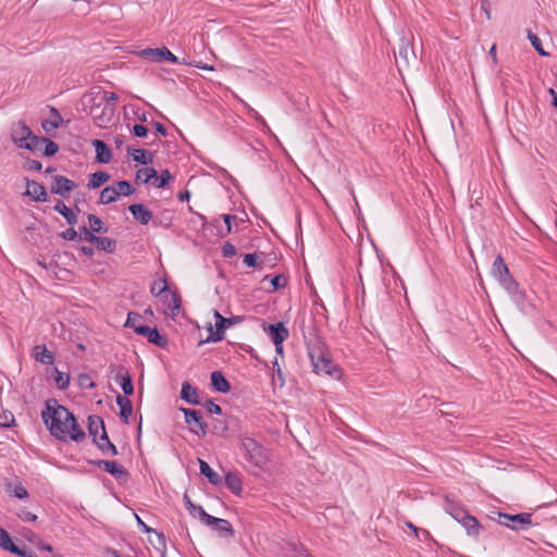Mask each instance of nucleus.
<instances>
[{
  "label": "nucleus",
  "mask_w": 557,
  "mask_h": 557,
  "mask_svg": "<svg viewBox=\"0 0 557 557\" xmlns=\"http://www.w3.org/2000/svg\"><path fill=\"white\" fill-rule=\"evenodd\" d=\"M44 423L51 435L60 441L82 442L86 434L77 423L74 414L55 400H47L46 408L41 411Z\"/></svg>",
  "instance_id": "f257e3e1"
},
{
  "label": "nucleus",
  "mask_w": 557,
  "mask_h": 557,
  "mask_svg": "<svg viewBox=\"0 0 557 557\" xmlns=\"http://www.w3.org/2000/svg\"><path fill=\"white\" fill-rule=\"evenodd\" d=\"M240 449L244 451V458L250 467V472H268L270 469L271 454L261 443L252 437L242 438Z\"/></svg>",
  "instance_id": "f03ea898"
},
{
  "label": "nucleus",
  "mask_w": 557,
  "mask_h": 557,
  "mask_svg": "<svg viewBox=\"0 0 557 557\" xmlns=\"http://www.w3.org/2000/svg\"><path fill=\"white\" fill-rule=\"evenodd\" d=\"M307 349L315 373H324L333 377L339 374L338 368L329 357L324 342L319 336L307 339Z\"/></svg>",
  "instance_id": "7ed1b4c3"
},
{
  "label": "nucleus",
  "mask_w": 557,
  "mask_h": 557,
  "mask_svg": "<svg viewBox=\"0 0 557 557\" xmlns=\"http://www.w3.org/2000/svg\"><path fill=\"white\" fill-rule=\"evenodd\" d=\"M492 274L516 302H522L524 300L525 294L520 290L518 282L511 276L509 269L500 255H498L494 260Z\"/></svg>",
  "instance_id": "20e7f679"
},
{
  "label": "nucleus",
  "mask_w": 557,
  "mask_h": 557,
  "mask_svg": "<svg viewBox=\"0 0 557 557\" xmlns=\"http://www.w3.org/2000/svg\"><path fill=\"white\" fill-rule=\"evenodd\" d=\"M214 319L215 330L213 331L212 326L210 325V335L206 339L207 343L221 342L224 338V333L226 329L244 321V318L242 315H233L231 318H225L218 310H214Z\"/></svg>",
  "instance_id": "39448f33"
},
{
  "label": "nucleus",
  "mask_w": 557,
  "mask_h": 557,
  "mask_svg": "<svg viewBox=\"0 0 557 557\" xmlns=\"http://www.w3.org/2000/svg\"><path fill=\"white\" fill-rule=\"evenodd\" d=\"M531 517L532 515L528 512L517 515L498 512V523L515 531L525 530L532 524Z\"/></svg>",
  "instance_id": "423d86ee"
},
{
  "label": "nucleus",
  "mask_w": 557,
  "mask_h": 557,
  "mask_svg": "<svg viewBox=\"0 0 557 557\" xmlns=\"http://www.w3.org/2000/svg\"><path fill=\"white\" fill-rule=\"evenodd\" d=\"M201 522L207 527H210L220 536L233 537L235 534V531L228 520L215 518L206 511L201 512Z\"/></svg>",
  "instance_id": "0eeeda50"
},
{
  "label": "nucleus",
  "mask_w": 557,
  "mask_h": 557,
  "mask_svg": "<svg viewBox=\"0 0 557 557\" xmlns=\"http://www.w3.org/2000/svg\"><path fill=\"white\" fill-rule=\"evenodd\" d=\"M412 37H401L398 46V59L396 60L399 71L403 66L408 67L411 62L417 61L416 52L412 48Z\"/></svg>",
  "instance_id": "6e6552de"
},
{
  "label": "nucleus",
  "mask_w": 557,
  "mask_h": 557,
  "mask_svg": "<svg viewBox=\"0 0 557 557\" xmlns=\"http://www.w3.org/2000/svg\"><path fill=\"white\" fill-rule=\"evenodd\" d=\"M111 373H114L115 382L121 386L124 396H131L134 393L133 380L129 371L124 366H110Z\"/></svg>",
  "instance_id": "1a4fd4ad"
},
{
  "label": "nucleus",
  "mask_w": 557,
  "mask_h": 557,
  "mask_svg": "<svg viewBox=\"0 0 557 557\" xmlns=\"http://www.w3.org/2000/svg\"><path fill=\"white\" fill-rule=\"evenodd\" d=\"M114 112L115 108L112 104H104L103 107L97 104L91 108L90 115L97 126L107 127L111 123Z\"/></svg>",
  "instance_id": "9d476101"
},
{
  "label": "nucleus",
  "mask_w": 557,
  "mask_h": 557,
  "mask_svg": "<svg viewBox=\"0 0 557 557\" xmlns=\"http://www.w3.org/2000/svg\"><path fill=\"white\" fill-rule=\"evenodd\" d=\"M185 416V422L191 426V431L197 435H206L207 424L203 422L202 413L196 409L182 408Z\"/></svg>",
  "instance_id": "9b49d317"
},
{
  "label": "nucleus",
  "mask_w": 557,
  "mask_h": 557,
  "mask_svg": "<svg viewBox=\"0 0 557 557\" xmlns=\"http://www.w3.org/2000/svg\"><path fill=\"white\" fill-rule=\"evenodd\" d=\"M144 59L151 61L166 60L172 63H178V58L174 55L166 47L162 48H147L140 52Z\"/></svg>",
  "instance_id": "f8f14e48"
},
{
  "label": "nucleus",
  "mask_w": 557,
  "mask_h": 557,
  "mask_svg": "<svg viewBox=\"0 0 557 557\" xmlns=\"http://www.w3.org/2000/svg\"><path fill=\"white\" fill-rule=\"evenodd\" d=\"M76 188V184L70 178L55 175L51 186V193L65 197L69 193Z\"/></svg>",
  "instance_id": "ddd939ff"
},
{
  "label": "nucleus",
  "mask_w": 557,
  "mask_h": 557,
  "mask_svg": "<svg viewBox=\"0 0 557 557\" xmlns=\"http://www.w3.org/2000/svg\"><path fill=\"white\" fill-rule=\"evenodd\" d=\"M268 334L270 335L273 344L278 346L288 337L289 332L282 322H278L268 326Z\"/></svg>",
  "instance_id": "4468645a"
},
{
  "label": "nucleus",
  "mask_w": 557,
  "mask_h": 557,
  "mask_svg": "<svg viewBox=\"0 0 557 557\" xmlns=\"http://www.w3.org/2000/svg\"><path fill=\"white\" fill-rule=\"evenodd\" d=\"M128 210L134 219L143 225H147L152 220V212L141 203L131 205Z\"/></svg>",
  "instance_id": "2eb2a0df"
},
{
  "label": "nucleus",
  "mask_w": 557,
  "mask_h": 557,
  "mask_svg": "<svg viewBox=\"0 0 557 557\" xmlns=\"http://www.w3.org/2000/svg\"><path fill=\"white\" fill-rule=\"evenodd\" d=\"M32 129L23 122H18L12 128V139L14 144L21 148L23 144L27 140V137L30 136Z\"/></svg>",
  "instance_id": "dca6fc26"
},
{
  "label": "nucleus",
  "mask_w": 557,
  "mask_h": 557,
  "mask_svg": "<svg viewBox=\"0 0 557 557\" xmlns=\"http://www.w3.org/2000/svg\"><path fill=\"white\" fill-rule=\"evenodd\" d=\"M458 522L467 530L469 536L478 537L480 535L482 527L479 520L469 512L466 513V517L459 519Z\"/></svg>",
  "instance_id": "f3484780"
},
{
  "label": "nucleus",
  "mask_w": 557,
  "mask_h": 557,
  "mask_svg": "<svg viewBox=\"0 0 557 557\" xmlns=\"http://www.w3.org/2000/svg\"><path fill=\"white\" fill-rule=\"evenodd\" d=\"M26 195L32 197L35 201L45 202L48 200L45 187L35 181H27Z\"/></svg>",
  "instance_id": "a211bd4d"
},
{
  "label": "nucleus",
  "mask_w": 557,
  "mask_h": 557,
  "mask_svg": "<svg viewBox=\"0 0 557 557\" xmlns=\"http://www.w3.org/2000/svg\"><path fill=\"white\" fill-rule=\"evenodd\" d=\"M92 146L95 147V150H96V161L99 162V163H109L112 159V153H111V150L110 148L108 147V145L100 140V139H95L92 141Z\"/></svg>",
  "instance_id": "6ab92c4d"
},
{
  "label": "nucleus",
  "mask_w": 557,
  "mask_h": 557,
  "mask_svg": "<svg viewBox=\"0 0 557 557\" xmlns=\"http://www.w3.org/2000/svg\"><path fill=\"white\" fill-rule=\"evenodd\" d=\"M103 430H106L104 422L99 416L94 414L88 417V432L94 443L99 440L98 435H101Z\"/></svg>",
  "instance_id": "aec40b11"
},
{
  "label": "nucleus",
  "mask_w": 557,
  "mask_h": 557,
  "mask_svg": "<svg viewBox=\"0 0 557 557\" xmlns=\"http://www.w3.org/2000/svg\"><path fill=\"white\" fill-rule=\"evenodd\" d=\"M95 444L104 455L116 456L119 454L116 446L110 441L106 430H103V433Z\"/></svg>",
  "instance_id": "412c9836"
},
{
  "label": "nucleus",
  "mask_w": 557,
  "mask_h": 557,
  "mask_svg": "<svg viewBox=\"0 0 557 557\" xmlns=\"http://www.w3.org/2000/svg\"><path fill=\"white\" fill-rule=\"evenodd\" d=\"M225 485L235 495H239L243 491V480L239 473L228 471L225 474Z\"/></svg>",
  "instance_id": "4be33fe9"
},
{
  "label": "nucleus",
  "mask_w": 557,
  "mask_h": 557,
  "mask_svg": "<svg viewBox=\"0 0 557 557\" xmlns=\"http://www.w3.org/2000/svg\"><path fill=\"white\" fill-rule=\"evenodd\" d=\"M34 358L42 364H53L55 360L54 355L45 345L35 346Z\"/></svg>",
  "instance_id": "5701e85b"
},
{
  "label": "nucleus",
  "mask_w": 557,
  "mask_h": 557,
  "mask_svg": "<svg viewBox=\"0 0 557 557\" xmlns=\"http://www.w3.org/2000/svg\"><path fill=\"white\" fill-rule=\"evenodd\" d=\"M445 511L450 515L456 521L466 517L468 512L463 507H461L458 503L450 500L448 497L445 498L444 502Z\"/></svg>",
  "instance_id": "b1692460"
},
{
  "label": "nucleus",
  "mask_w": 557,
  "mask_h": 557,
  "mask_svg": "<svg viewBox=\"0 0 557 557\" xmlns=\"http://www.w3.org/2000/svg\"><path fill=\"white\" fill-rule=\"evenodd\" d=\"M211 385L220 393H227L231 389L230 382L224 377L220 371H213L211 373Z\"/></svg>",
  "instance_id": "393cba45"
},
{
  "label": "nucleus",
  "mask_w": 557,
  "mask_h": 557,
  "mask_svg": "<svg viewBox=\"0 0 557 557\" xmlns=\"http://www.w3.org/2000/svg\"><path fill=\"white\" fill-rule=\"evenodd\" d=\"M116 404L120 407V417L124 423H128V418L133 413L132 401L122 395L116 396Z\"/></svg>",
  "instance_id": "a878e982"
},
{
  "label": "nucleus",
  "mask_w": 557,
  "mask_h": 557,
  "mask_svg": "<svg viewBox=\"0 0 557 557\" xmlns=\"http://www.w3.org/2000/svg\"><path fill=\"white\" fill-rule=\"evenodd\" d=\"M200 473L205 475L212 485H220L222 482L221 476L202 459H199Z\"/></svg>",
  "instance_id": "bb28decb"
},
{
  "label": "nucleus",
  "mask_w": 557,
  "mask_h": 557,
  "mask_svg": "<svg viewBox=\"0 0 557 557\" xmlns=\"http://www.w3.org/2000/svg\"><path fill=\"white\" fill-rule=\"evenodd\" d=\"M103 470L109 472L117 480L128 476V472L125 470V468L114 460H107V462L103 463Z\"/></svg>",
  "instance_id": "cd10ccee"
},
{
  "label": "nucleus",
  "mask_w": 557,
  "mask_h": 557,
  "mask_svg": "<svg viewBox=\"0 0 557 557\" xmlns=\"http://www.w3.org/2000/svg\"><path fill=\"white\" fill-rule=\"evenodd\" d=\"M181 397H182V399H184L188 404H191V405H198L199 404L198 392L188 382H184L182 384Z\"/></svg>",
  "instance_id": "c85d7f7f"
},
{
  "label": "nucleus",
  "mask_w": 557,
  "mask_h": 557,
  "mask_svg": "<svg viewBox=\"0 0 557 557\" xmlns=\"http://www.w3.org/2000/svg\"><path fill=\"white\" fill-rule=\"evenodd\" d=\"M54 210L59 212L70 225H75L77 223V215L72 209L67 208L62 200L57 201Z\"/></svg>",
  "instance_id": "c756f323"
},
{
  "label": "nucleus",
  "mask_w": 557,
  "mask_h": 557,
  "mask_svg": "<svg viewBox=\"0 0 557 557\" xmlns=\"http://www.w3.org/2000/svg\"><path fill=\"white\" fill-rule=\"evenodd\" d=\"M127 151L129 154H132L134 161H136L143 165H148L149 163L152 162V156L146 149L140 148V149L132 150L131 148H128Z\"/></svg>",
  "instance_id": "7c9ffc66"
},
{
  "label": "nucleus",
  "mask_w": 557,
  "mask_h": 557,
  "mask_svg": "<svg viewBox=\"0 0 557 557\" xmlns=\"http://www.w3.org/2000/svg\"><path fill=\"white\" fill-rule=\"evenodd\" d=\"M92 244H95L99 250H103L110 253L113 252L116 248V240L109 237L96 236Z\"/></svg>",
  "instance_id": "2f4dec72"
},
{
  "label": "nucleus",
  "mask_w": 557,
  "mask_h": 557,
  "mask_svg": "<svg viewBox=\"0 0 557 557\" xmlns=\"http://www.w3.org/2000/svg\"><path fill=\"white\" fill-rule=\"evenodd\" d=\"M110 180V175L106 172L98 171L90 175L89 182H88V188L95 189L100 187L102 184L108 182Z\"/></svg>",
  "instance_id": "473e14b6"
},
{
  "label": "nucleus",
  "mask_w": 557,
  "mask_h": 557,
  "mask_svg": "<svg viewBox=\"0 0 557 557\" xmlns=\"http://www.w3.org/2000/svg\"><path fill=\"white\" fill-rule=\"evenodd\" d=\"M116 188L114 186H107L100 193L99 201L103 205H109L117 199Z\"/></svg>",
  "instance_id": "72a5a7b5"
},
{
  "label": "nucleus",
  "mask_w": 557,
  "mask_h": 557,
  "mask_svg": "<svg viewBox=\"0 0 557 557\" xmlns=\"http://www.w3.org/2000/svg\"><path fill=\"white\" fill-rule=\"evenodd\" d=\"M44 137H38L34 135L32 132L30 136L27 137V140L21 147L22 149H27L30 151H37L40 149L42 145Z\"/></svg>",
  "instance_id": "f704fd0d"
},
{
  "label": "nucleus",
  "mask_w": 557,
  "mask_h": 557,
  "mask_svg": "<svg viewBox=\"0 0 557 557\" xmlns=\"http://www.w3.org/2000/svg\"><path fill=\"white\" fill-rule=\"evenodd\" d=\"M87 219H88L90 228L92 230L94 233H107L108 232V227L104 226L101 219L98 218L97 215L90 213L87 215Z\"/></svg>",
  "instance_id": "c9c22d12"
},
{
  "label": "nucleus",
  "mask_w": 557,
  "mask_h": 557,
  "mask_svg": "<svg viewBox=\"0 0 557 557\" xmlns=\"http://www.w3.org/2000/svg\"><path fill=\"white\" fill-rule=\"evenodd\" d=\"M153 177H157V171L153 168H143L136 172V180L143 183H149Z\"/></svg>",
  "instance_id": "e433bc0d"
},
{
  "label": "nucleus",
  "mask_w": 557,
  "mask_h": 557,
  "mask_svg": "<svg viewBox=\"0 0 557 557\" xmlns=\"http://www.w3.org/2000/svg\"><path fill=\"white\" fill-rule=\"evenodd\" d=\"M135 517H136V520H137V523H138L139 528H140V530H141L143 532H145V533H151V532H152V533H154V534L157 535V537H158V543H159L160 545H163V546L165 545V536H164V534H163V533H159V532H157L154 529H152V528L148 527V525H147V524H146V523H145V522L139 518V516H138V515H135Z\"/></svg>",
  "instance_id": "4c0bfd02"
},
{
  "label": "nucleus",
  "mask_w": 557,
  "mask_h": 557,
  "mask_svg": "<svg viewBox=\"0 0 557 557\" xmlns=\"http://www.w3.org/2000/svg\"><path fill=\"white\" fill-rule=\"evenodd\" d=\"M169 297H170V299L169 300L165 299L164 304H166L168 308L172 310V314H175V312L178 311L181 308V296L178 293L173 292L170 295L165 296V298H169Z\"/></svg>",
  "instance_id": "58836bf2"
},
{
  "label": "nucleus",
  "mask_w": 557,
  "mask_h": 557,
  "mask_svg": "<svg viewBox=\"0 0 557 557\" xmlns=\"http://www.w3.org/2000/svg\"><path fill=\"white\" fill-rule=\"evenodd\" d=\"M183 500L189 513L194 517H198L201 520V512L206 510L201 506L195 505L187 494H184Z\"/></svg>",
  "instance_id": "ea45409f"
},
{
  "label": "nucleus",
  "mask_w": 557,
  "mask_h": 557,
  "mask_svg": "<svg viewBox=\"0 0 557 557\" xmlns=\"http://www.w3.org/2000/svg\"><path fill=\"white\" fill-rule=\"evenodd\" d=\"M168 289H169V285H168L166 280L160 278V280L153 282V284L151 285V288H150V293L154 297H160L162 294L168 292Z\"/></svg>",
  "instance_id": "a19ab883"
},
{
  "label": "nucleus",
  "mask_w": 557,
  "mask_h": 557,
  "mask_svg": "<svg viewBox=\"0 0 557 557\" xmlns=\"http://www.w3.org/2000/svg\"><path fill=\"white\" fill-rule=\"evenodd\" d=\"M149 343L157 345L158 347L164 348L168 345V339L160 334L157 327H153L152 333L147 338Z\"/></svg>",
  "instance_id": "79ce46f5"
},
{
  "label": "nucleus",
  "mask_w": 557,
  "mask_h": 557,
  "mask_svg": "<svg viewBox=\"0 0 557 557\" xmlns=\"http://www.w3.org/2000/svg\"><path fill=\"white\" fill-rule=\"evenodd\" d=\"M528 39L530 40L532 47L536 50V52L543 57H547L548 52H546L543 47L541 39L533 34L530 29L528 30Z\"/></svg>",
  "instance_id": "37998d69"
},
{
  "label": "nucleus",
  "mask_w": 557,
  "mask_h": 557,
  "mask_svg": "<svg viewBox=\"0 0 557 557\" xmlns=\"http://www.w3.org/2000/svg\"><path fill=\"white\" fill-rule=\"evenodd\" d=\"M154 178L153 186L156 188H163L173 180V176L168 170H164L161 172L160 176L157 175Z\"/></svg>",
  "instance_id": "c03bdc74"
},
{
  "label": "nucleus",
  "mask_w": 557,
  "mask_h": 557,
  "mask_svg": "<svg viewBox=\"0 0 557 557\" xmlns=\"http://www.w3.org/2000/svg\"><path fill=\"white\" fill-rule=\"evenodd\" d=\"M115 188H116L117 196H120V195L129 196V195L134 194V191H135L134 187L127 181H119L116 183Z\"/></svg>",
  "instance_id": "a18cd8bd"
},
{
  "label": "nucleus",
  "mask_w": 557,
  "mask_h": 557,
  "mask_svg": "<svg viewBox=\"0 0 557 557\" xmlns=\"http://www.w3.org/2000/svg\"><path fill=\"white\" fill-rule=\"evenodd\" d=\"M55 383L60 389H65L70 384V376L67 373L60 372L55 369Z\"/></svg>",
  "instance_id": "49530a36"
},
{
  "label": "nucleus",
  "mask_w": 557,
  "mask_h": 557,
  "mask_svg": "<svg viewBox=\"0 0 557 557\" xmlns=\"http://www.w3.org/2000/svg\"><path fill=\"white\" fill-rule=\"evenodd\" d=\"M42 144H45L44 154L47 157L54 156L59 151L57 143L44 137Z\"/></svg>",
  "instance_id": "de8ad7c7"
},
{
  "label": "nucleus",
  "mask_w": 557,
  "mask_h": 557,
  "mask_svg": "<svg viewBox=\"0 0 557 557\" xmlns=\"http://www.w3.org/2000/svg\"><path fill=\"white\" fill-rule=\"evenodd\" d=\"M141 319L143 317L139 313L129 312L125 322V326L132 327L134 332H136V326L141 325Z\"/></svg>",
  "instance_id": "09e8293b"
},
{
  "label": "nucleus",
  "mask_w": 557,
  "mask_h": 557,
  "mask_svg": "<svg viewBox=\"0 0 557 557\" xmlns=\"http://www.w3.org/2000/svg\"><path fill=\"white\" fill-rule=\"evenodd\" d=\"M4 550H8L14 555H17L20 557H32L25 549L20 548L16 546L12 540L9 541V543L3 548Z\"/></svg>",
  "instance_id": "8fccbe9b"
},
{
  "label": "nucleus",
  "mask_w": 557,
  "mask_h": 557,
  "mask_svg": "<svg viewBox=\"0 0 557 557\" xmlns=\"http://www.w3.org/2000/svg\"><path fill=\"white\" fill-rule=\"evenodd\" d=\"M95 238H96V235L91 228H88L86 226H82L79 228L78 240H86V242L92 244Z\"/></svg>",
  "instance_id": "3c124183"
},
{
  "label": "nucleus",
  "mask_w": 557,
  "mask_h": 557,
  "mask_svg": "<svg viewBox=\"0 0 557 557\" xmlns=\"http://www.w3.org/2000/svg\"><path fill=\"white\" fill-rule=\"evenodd\" d=\"M273 290L284 288L287 285V277L283 274L275 275L271 278Z\"/></svg>",
  "instance_id": "603ef678"
},
{
  "label": "nucleus",
  "mask_w": 557,
  "mask_h": 557,
  "mask_svg": "<svg viewBox=\"0 0 557 557\" xmlns=\"http://www.w3.org/2000/svg\"><path fill=\"white\" fill-rule=\"evenodd\" d=\"M10 493L12 496L20 498V499H24V498L28 497L27 490L21 483L14 485L13 488L10 491Z\"/></svg>",
  "instance_id": "864d4df0"
},
{
  "label": "nucleus",
  "mask_w": 557,
  "mask_h": 557,
  "mask_svg": "<svg viewBox=\"0 0 557 557\" xmlns=\"http://www.w3.org/2000/svg\"><path fill=\"white\" fill-rule=\"evenodd\" d=\"M222 253H223L224 257L231 258V257L236 256L237 249H236V247L232 243L226 242L222 246Z\"/></svg>",
  "instance_id": "5fc2aeb1"
},
{
  "label": "nucleus",
  "mask_w": 557,
  "mask_h": 557,
  "mask_svg": "<svg viewBox=\"0 0 557 557\" xmlns=\"http://www.w3.org/2000/svg\"><path fill=\"white\" fill-rule=\"evenodd\" d=\"M60 236L65 240H78V232L73 227L63 231Z\"/></svg>",
  "instance_id": "6e6d98bb"
},
{
  "label": "nucleus",
  "mask_w": 557,
  "mask_h": 557,
  "mask_svg": "<svg viewBox=\"0 0 557 557\" xmlns=\"http://www.w3.org/2000/svg\"><path fill=\"white\" fill-rule=\"evenodd\" d=\"M17 516L20 517V519H22L23 521H26V522H35L37 520V516L35 513H32L27 509H22L17 513Z\"/></svg>",
  "instance_id": "4d7b16f0"
},
{
  "label": "nucleus",
  "mask_w": 557,
  "mask_h": 557,
  "mask_svg": "<svg viewBox=\"0 0 557 557\" xmlns=\"http://www.w3.org/2000/svg\"><path fill=\"white\" fill-rule=\"evenodd\" d=\"M205 407L208 410V412H210V413H213V414H221L222 413L221 406L215 404V403H213L211 399L207 400V403L205 404Z\"/></svg>",
  "instance_id": "13d9d810"
},
{
  "label": "nucleus",
  "mask_w": 557,
  "mask_h": 557,
  "mask_svg": "<svg viewBox=\"0 0 557 557\" xmlns=\"http://www.w3.org/2000/svg\"><path fill=\"white\" fill-rule=\"evenodd\" d=\"M243 261L247 267L255 268L258 264V256L256 253H246Z\"/></svg>",
  "instance_id": "bf43d9fd"
},
{
  "label": "nucleus",
  "mask_w": 557,
  "mask_h": 557,
  "mask_svg": "<svg viewBox=\"0 0 557 557\" xmlns=\"http://www.w3.org/2000/svg\"><path fill=\"white\" fill-rule=\"evenodd\" d=\"M133 134L136 137H145L148 134V128L141 124H135L133 126Z\"/></svg>",
  "instance_id": "052dcab7"
},
{
  "label": "nucleus",
  "mask_w": 557,
  "mask_h": 557,
  "mask_svg": "<svg viewBox=\"0 0 557 557\" xmlns=\"http://www.w3.org/2000/svg\"><path fill=\"white\" fill-rule=\"evenodd\" d=\"M152 331H153V327H149V326L141 324V325L136 326L135 333L138 335L146 336L148 338L149 335L152 333Z\"/></svg>",
  "instance_id": "680f3d73"
},
{
  "label": "nucleus",
  "mask_w": 557,
  "mask_h": 557,
  "mask_svg": "<svg viewBox=\"0 0 557 557\" xmlns=\"http://www.w3.org/2000/svg\"><path fill=\"white\" fill-rule=\"evenodd\" d=\"M10 540V534L3 528L0 527V547L3 549Z\"/></svg>",
  "instance_id": "e2e57ef3"
},
{
  "label": "nucleus",
  "mask_w": 557,
  "mask_h": 557,
  "mask_svg": "<svg viewBox=\"0 0 557 557\" xmlns=\"http://www.w3.org/2000/svg\"><path fill=\"white\" fill-rule=\"evenodd\" d=\"M42 168L41 163L37 160H28L26 169L29 171H40Z\"/></svg>",
  "instance_id": "0e129e2a"
},
{
  "label": "nucleus",
  "mask_w": 557,
  "mask_h": 557,
  "mask_svg": "<svg viewBox=\"0 0 557 557\" xmlns=\"http://www.w3.org/2000/svg\"><path fill=\"white\" fill-rule=\"evenodd\" d=\"M222 219L226 225V234H230L232 232V221L235 220V216L231 214H223Z\"/></svg>",
  "instance_id": "69168bd1"
},
{
  "label": "nucleus",
  "mask_w": 557,
  "mask_h": 557,
  "mask_svg": "<svg viewBox=\"0 0 557 557\" xmlns=\"http://www.w3.org/2000/svg\"><path fill=\"white\" fill-rule=\"evenodd\" d=\"M104 99H106V104H112L117 101L119 97L114 92H106L104 94Z\"/></svg>",
  "instance_id": "338daca9"
},
{
  "label": "nucleus",
  "mask_w": 557,
  "mask_h": 557,
  "mask_svg": "<svg viewBox=\"0 0 557 557\" xmlns=\"http://www.w3.org/2000/svg\"><path fill=\"white\" fill-rule=\"evenodd\" d=\"M481 9L484 11L486 18L491 20V17H492L491 16V8H490V2L487 0L482 1Z\"/></svg>",
  "instance_id": "774afa93"
}]
</instances>
